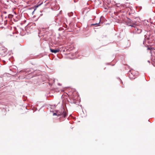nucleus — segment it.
Masks as SVG:
<instances>
[{
    "label": "nucleus",
    "instance_id": "5",
    "mask_svg": "<svg viewBox=\"0 0 155 155\" xmlns=\"http://www.w3.org/2000/svg\"><path fill=\"white\" fill-rule=\"evenodd\" d=\"M53 115H57V114L56 113H54L53 114Z\"/></svg>",
    "mask_w": 155,
    "mask_h": 155
},
{
    "label": "nucleus",
    "instance_id": "9",
    "mask_svg": "<svg viewBox=\"0 0 155 155\" xmlns=\"http://www.w3.org/2000/svg\"><path fill=\"white\" fill-rule=\"evenodd\" d=\"M133 76H135V75H134Z\"/></svg>",
    "mask_w": 155,
    "mask_h": 155
},
{
    "label": "nucleus",
    "instance_id": "2",
    "mask_svg": "<svg viewBox=\"0 0 155 155\" xmlns=\"http://www.w3.org/2000/svg\"><path fill=\"white\" fill-rule=\"evenodd\" d=\"M135 32L138 34L140 33L142 31V30L138 27L135 28Z\"/></svg>",
    "mask_w": 155,
    "mask_h": 155
},
{
    "label": "nucleus",
    "instance_id": "1",
    "mask_svg": "<svg viewBox=\"0 0 155 155\" xmlns=\"http://www.w3.org/2000/svg\"><path fill=\"white\" fill-rule=\"evenodd\" d=\"M135 71L134 70H131L129 72V75L130 78L132 79H134L135 78H134L132 77V75H133V73Z\"/></svg>",
    "mask_w": 155,
    "mask_h": 155
},
{
    "label": "nucleus",
    "instance_id": "10",
    "mask_svg": "<svg viewBox=\"0 0 155 155\" xmlns=\"http://www.w3.org/2000/svg\"><path fill=\"white\" fill-rule=\"evenodd\" d=\"M148 62H150V61H148Z\"/></svg>",
    "mask_w": 155,
    "mask_h": 155
},
{
    "label": "nucleus",
    "instance_id": "3",
    "mask_svg": "<svg viewBox=\"0 0 155 155\" xmlns=\"http://www.w3.org/2000/svg\"><path fill=\"white\" fill-rule=\"evenodd\" d=\"M51 52L52 53H57L59 52L60 50L59 49H50Z\"/></svg>",
    "mask_w": 155,
    "mask_h": 155
},
{
    "label": "nucleus",
    "instance_id": "7",
    "mask_svg": "<svg viewBox=\"0 0 155 155\" xmlns=\"http://www.w3.org/2000/svg\"><path fill=\"white\" fill-rule=\"evenodd\" d=\"M58 84V85H60V84Z\"/></svg>",
    "mask_w": 155,
    "mask_h": 155
},
{
    "label": "nucleus",
    "instance_id": "4",
    "mask_svg": "<svg viewBox=\"0 0 155 155\" xmlns=\"http://www.w3.org/2000/svg\"><path fill=\"white\" fill-rule=\"evenodd\" d=\"M99 23H96V24H92V25H96V26H99Z\"/></svg>",
    "mask_w": 155,
    "mask_h": 155
},
{
    "label": "nucleus",
    "instance_id": "8",
    "mask_svg": "<svg viewBox=\"0 0 155 155\" xmlns=\"http://www.w3.org/2000/svg\"><path fill=\"white\" fill-rule=\"evenodd\" d=\"M136 72H137V73H138V72H137V71H136Z\"/></svg>",
    "mask_w": 155,
    "mask_h": 155
},
{
    "label": "nucleus",
    "instance_id": "6",
    "mask_svg": "<svg viewBox=\"0 0 155 155\" xmlns=\"http://www.w3.org/2000/svg\"><path fill=\"white\" fill-rule=\"evenodd\" d=\"M40 5H38L37 6V7H38V6H40Z\"/></svg>",
    "mask_w": 155,
    "mask_h": 155
}]
</instances>
